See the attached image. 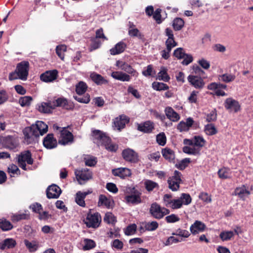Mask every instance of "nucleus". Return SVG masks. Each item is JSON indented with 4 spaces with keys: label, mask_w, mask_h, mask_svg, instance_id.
<instances>
[{
    "label": "nucleus",
    "mask_w": 253,
    "mask_h": 253,
    "mask_svg": "<svg viewBox=\"0 0 253 253\" xmlns=\"http://www.w3.org/2000/svg\"><path fill=\"white\" fill-rule=\"evenodd\" d=\"M90 78L91 80L98 85L107 84H108V80L105 79L101 75L97 74L96 72L91 73Z\"/></svg>",
    "instance_id": "b1692460"
},
{
    "label": "nucleus",
    "mask_w": 253,
    "mask_h": 253,
    "mask_svg": "<svg viewBox=\"0 0 253 253\" xmlns=\"http://www.w3.org/2000/svg\"><path fill=\"white\" fill-rule=\"evenodd\" d=\"M167 69L165 67H162L161 71L158 73V79L159 80L163 81L165 82H168L170 80V77L167 73Z\"/></svg>",
    "instance_id": "f704fd0d"
},
{
    "label": "nucleus",
    "mask_w": 253,
    "mask_h": 253,
    "mask_svg": "<svg viewBox=\"0 0 253 253\" xmlns=\"http://www.w3.org/2000/svg\"><path fill=\"white\" fill-rule=\"evenodd\" d=\"M84 245L82 249L84 251H89L94 248L96 247V243L91 239L85 238L84 240Z\"/></svg>",
    "instance_id": "c9c22d12"
},
{
    "label": "nucleus",
    "mask_w": 253,
    "mask_h": 253,
    "mask_svg": "<svg viewBox=\"0 0 253 253\" xmlns=\"http://www.w3.org/2000/svg\"><path fill=\"white\" fill-rule=\"evenodd\" d=\"M73 140V136L71 132L65 128L61 131L60 138L59 140V143L62 145H66L72 142Z\"/></svg>",
    "instance_id": "2eb2a0df"
},
{
    "label": "nucleus",
    "mask_w": 253,
    "mask_h": 253,
    "mask_svg": "<svg viewBox=\"0 0 253 253\" xmlns=\"http://www.w3.org/2000/svg\"><path fill=\"white\" fill-rule=\"evenodd\" d=\"M251 194V192L247 189L245 185H242L240 187H237L234 190V195L238 196L243 201H245Z\"/></svg>",
    "instance_id": "dca6fc26"
},
{
    "label": "nucleus",
    "mask_w": 253,
    "mask_h": 253,
    "mask_svg": "<svg viewBox=\"0 0 253 253\" xmlns=\"http://www.w3.org/2000/svg\"><path fill=\"white\" fill-rule=\"evenodd\" d=\"M33 98L32 97L29 96H25L21 97L19 100V102L22 107L30 106Z\"/></svg>",
    "instance_id": "8fccbe9b"
},
{
    "label": "nucleus",
    "mask_w": 253,
    "mask_h": 253,
    "mask_svg": "<svg viewBox=\"0 0 253 253\" xmlns=\"http://www.w3.org/2000/svg\"><path fill=\"white\" fill-rule=\"evenodd\" d=\"M38 110L39 112L43 113H50L51 110L54 109L50 105L49 103L42 102L37 106Z\"/></svg>",
    "instance_id": "7c9ffc66"
},
{
    "label": "nucleus",
    "mask_w": 253,
    "mask_h": 253,
    "mask_svg": "<svg viewBox=\"0 0 253 253\" xmlns=\"http://www.w3.org/2000/svg\"><path fill=\"white\" fill-rule=\"evenodd\" d=\"M156 141L159 145L164 146L166 144L167 138L164 132L159 133L156 136Z\"/></svg>",
    "instance_id": "bf43d9fd"
},
{
    "label": "nucleus",
    "mask_w": 253,
    "mask_h": 253,
    "mask_svg": "<svg viewBox=\"0 0 253 253\" xmlns=\"http://www.w3.org/2000/svg\"><path fill=\"white\" fill-rule=\"evenodd\" d=\"M184 21L180 17L175 18L172 22V27L175 31H180L184 27Z\"/></svg>",
    "instance_id": "473e14b6"
},
{
    "label": "nucleus",
    "mask_w": 253,
    "mask_h": 253,
    "mask_svg": "<svg viewBox=\"0 0 253 253\" xmlns=\"http://www.w3.org/2000/svg\"><path fill=\"white\" fill-rule=\"evenodd\" d=\"M29 216L26 213L15 214L11 216V219L13 222H18L21 220L27 219Z\"/></svg>",
    "instance_id": "e2e57ef3"
},
{
    "label": "nucleus",
    "mask_w": 253,
    "mask_h": 253,
    "mask_svg": "<svg viewBox=\"0 0 253 253\" xmlns=\"http://www.w3.org/2000/svg\"><path fill=\"white\" fill-rule=\"evenodd\" d=\"M0 228L3 231H8L13 228V225L5 218H1L0 219Z\"/></svg>",
    "instance_id": "58836bf2"
},
{
    "label": "nucleus",
    "mask_w": 253,
    "mask_h": 253,
    "mask_svg": "<svg viewBox=\"0 0 253 253\" xmlns=\"http://www.w3.org/2000/svg\"><path fill=\"white\" fill-rule=\"evenodd\" d=\"M111 201L108 199L105 195L101 194L99 196V200L98 202V206H105L106 208L109 209L111 207Z\"/></svg>",
    "instance_id": "2f4dec72"
},
{
    "label": "nucleus",
    "mask_w": 253,
    "mask_h": 253,
    "mask_svg": "<svg viewBox=\"0 0 253 253\" xmlns=\"http://www.w3.org/2000/svg\"><path fill=\"white\" fill-rule=\"evenodd\" d=\"M190 162V159L189 158H186L182 159L178 164H176L175 166L179 170H182L188 166V164Z\"/></svg>",
    "instance_id": "3c124183"
},
{
    "label": "nucleus",
    "mask_w": 253,
    "mask_h": 253,
    "mask_svg": "<svg viewBox=\"0 0 253 253\" xmlns=\"http://www.w3.org/2000/svg\"><path fill=\"white\" fill-rule=\"evenodd\" d=\"M37 131L38 135H42L48 130V126L42 121H37L35 125L32 126Z\"/></svg>",
    "instance_id": "393cba45"
},
{
    "label": "nucleus",
    "mask_w": 253,
    "mask_h": 253,
    "mask_svg": "<svg viewBox=\"0 0 253 253\" xmlns=\"http://www.w3.org/2000/svg\"><path fill=\"white\" fill-rule=\"evenodd\" d=\"M111 76L115 80L121 82H129L131 76L122 71H113L111 74Z\"/></svg>",
    "instance_id": "aec40b11"
},
{
    "label": "nucleus",
    "mask_w": 253,
    "mask_h": 253,
    "mask_svg": "<svg viewBox=\"0 0 253 253\" xmlns=\"http://www.w3.org/2000/svg\"><path fill=\"white\" fill-rule=\"evenodd\" d=\"M204 130L206 133L208 135H212L215 134L217 132L215 127L213 124H207L205 126Z\"/></svg>",
    "instance_id": "49530a36"
},
{
    "label": "nucleus",
    "mask_w": 253,
    "mask_h": 253,
    "mask_svg": "<svg viewBox=\"0 0 253 253\" xmlns=\"http://www.w3.org/2000/svg\"><path fill=\"white\" fill-rule=\"evenodd\" d=\"M235 79V76L228 74H224L221 75H219L218 77L219 81L225 83L231 82L234 81Z\"/></svg>",
    "instance_id": "864d4df0"
},
{
    "label": "nucleus",
    "mask_w": 253,
    "mask_h": 253,
    "mask_svg": "<svg viewBox=\"0 0 253 253\" xmlns=\"http://www.w3.org/2000/svg\"><path fill=\"white\" fill-rule=\"evenodd\" d=\"M23 134L25 140L28 144L32 143L36 138L39 136L37 131H36L35 128L33 126L26 127L23 130Z\"/></svg>",
    "instance_id": "6e6552de"
},
{
    "label": "nucleus",
    "mask_w": 253,
    "mask_h": 253,
    "mask_svg": "<svg viewBox=\"0 0 253 253\" xmlns=\"http://www.w3.org/2000/svg\"><path fill=\"white\" fill-rule=\"evenodd\" d=\"M60 188L56 184L49 186L46 190V196L48 199H57L61 193Z\"/></svg>",
    "instance_id": "1a4fd4ad"
},
{
    "label": "nucleus",
    "mask_w": 253,
    "mask_h": 253,
    "mask_svg": "<svg viewBox=\"0 0 253 253\" xmlns=\"http://www.w3.org/2000/svg\"><path fill=\"white\" fill-rule=\"evenodd\" d=\"M187 80L190 84L196 89H201L205 84L204 80L200 76L189 75Z\"/></svg>",
    "instance_id": "423d86ee"
},
{
    "label": "nucleus",
    "mask_w": 253,
    "mask_h": 253,
    "mask_svg": "<svg viewBox=\"0 0 253 253\" xmlns=\"http://www.w3.org/2000/svg\"><path fill=\"white\" fill-rule=\"evenodd\" d=\"M181 176V172L175 170L174 171V175L168 178L169 188L172 191H176L179 189V185L182 182Z\"/></svg>",
    "instance_id": "20e7f679"
},
{
    "label": "nucleus",
    "mask_w": 253,
    "mask_h": 253,
    "mask_svg": "<svg viewBox=\"0 0 253 253\" xmlns=\"http://www.w3.org/2000/svg\"><path fill=\"white\" fill-rule=\"evenodd\" d=\"M3 146L9 149H14L18 145L16 139L11 135H8L3 138L2 140Z\"/></svg>",
    "instance_id": "6ab92c4d"
},
{
    "label": "nucleus",
    "mask_w": 253,
    "mask_h": 253,
    "mask_svg": "<svg viewBox=\"0 0 253 253\" xmlns=\"http://www.w3.org/2000/svg\"><path fill=\"white\" fill-rule=\"evenodd\" d=\"M16 244V241L12 238L5 239L0 243V249L3 250L5 249L13 248Z\"/></svg>",
    "instance_id": "c756f323"
},
{
    "label": "nucleus",
    "mask_w": 253,
    "mask_h": 253,
    "mask_svg": "<svg viewBox=\"0 0 253 253\" xmlns=\"http://www.w3.org/2000/svg\"><path fill=\"white\" fill-rule=\"evenodd\" d=\"M43 145L47 149H51L57 146V140L52 133L48 134L43 140Z\"/></svg>",
    "instance_id": "a211bd4d"
},
{
    "label": "nucleus",
    "mask_w": 253,
    "mask_h": 253,
    "mask_svg": "<svg viewBox=\"0 0 253 253\" xmlns=\"http://www.w3.org/2000/svg\"><path fill=\"white\" fill-rule=\"evenodd\" d=\"M127 47L126 44L123 41L115 44L114 47L110 49V53L112 55H116L123 53Z\"/></svg>",
    "instance_id": "412c9836"
},
{
    "label": "nucleus",
    "mask_w": 253,
    "mask_h": 253,
    "mask_svg": "<svg viewBox=\"0 0 253 253\" xmlns=\"http://www.w3.org/2000/svg\"><path fill=\"white\" fill-rule=\"evenodd\" d=\"M218 177L222 179H226L230 178L229 170L225 168L219 169L217 171Z\"/></svg>",
    "instance_id": "6e6d98bb"
},
{
    "label": "nucleus",
    "mask_w": 253,
    "mask_h": 253,
    "mask_svg": "<svg viewBox=\"0 0 253 253\" xmlns=\"http://www.w3.org/2000/svg\"><path fill=\"white\" fill-rule=\"evenodd\" d=\"M172 235H177L184 238H188L190 235V234L186 230H183L180 228H178L176 230L175 232H173Z\"/></svg>",
    "instance_id": "338daca9"
},
{
    "label": "nucleus",
    "mask_w": 253,
    "mask_h": 253,
    "mask_svg": "<svg viewBox=\"0 0 253 253\" xmlns=\"http://www.w3.org/2000/svg\"><path fill=\"white\" fill-rule=\"evenodd\" d=\"M33 162L32 154L29 150L22 152L17 157L18 166L24 170H27L26 163L28 165H32Z\"/></svg>",
    "instance_id": "f03ea898"
},
{
    "label": "nucleus",
    "mask_w": 253,
    "mask_h": 253,
    "mask_svg": "<svg viewBox=\"0 0 253 253\" xmlns=\"http://www.w3.org/2000/svg\"><path fill=\"white\" fill-rule=\"evenodd\" d=\"M137 130L145 133H151L155 128L154 123L151 121L137 124Z\"/></svg>",
    "instance_id": "9b49d317"
},
{
    "label": "nucleus",
    "mask_w": 253,
    "mask_h": 253,
    "mask_svg": "<svg viewBox=\"0 0 253 253\" xmlns=\"http://www.w3.org/2000/svg\"><path fill=\"white\" fill-rule=\"evenodd\" d=\"M129 122V118L125 115H122L119 116V118H117L116 121L114 122L115 126L117 127L118 130L121 131L125 128L126 124Z\"/></svg>",
    "instance_id": "5701e85b"
},
{
    "label": "nucleus",
    "mask_w": 253,
    "mask_h": 253,
    "mask_svg": "<svg viewBox=\"0 0 253 253\" xmlns=\"http://www.w3.org/2000/svg\"><path fill=\"white\" fill-rule=\"evenodd\" d=\"M66 46L65 45H59L56 46V52L58 57L62 60L64 59V52L66 51Z\"/></svg>",
    "instance_id": "603ef678"
},
{
    "label": "nucleus",
    "mask_w": 253,
    "mask_h": 253,
    "mask_svg": "<svg viewBox=\"0 0 253 253\" xmlns=\"http://www.w3.org/2000/svg\"><path fill=\"white\" fill-rule=\"evenodd\" d=\"M173 55L178 59H181L185 56L186 53L183 48L178 47L174 50Z\"/></svg>",
    "instance_id": "4d7b16f0"
},
{
    "label": "nucleus",
    "mask_w": 253,
    "mask_h": 253,
    "mask_svg": "<svg viewBox=\"0 0 253 253\" xmlns=\"http://www.w3.org/2000/svg\"><path fill=\"white\" fill-rule=\"evenodd\" d=\"M125 198L127 203H131L133 205H137L141 203L142 202L141 197L132 195H126Z\"/></svg>",
    "instance_id": "37998d69"
},
{
    "label": "nucleus",
    "mask_w": 253,
    "mask_h": 253,
    "mask_svg": "<svg viewBox=\"0 0 253 253\" xmlns=\"http://www.w3.org/2000/svg\"><path fill=\"white\" fill-rule=\"evenodd\" d=\"M24 242L30 252H35L37 250L38 246L35 242H31L27 240H25Z\"/></svg>",
    "instance_id": "69168bd1"
},
{
    "label": "nucleus",
    "mask_w": 253,
    "mask_h": 253,
    "mask_svg": "<svg viewBox=\"0 0 253 253\" xmlns=\"http://www.w3.org/2000/svg\"><path fill=\"white\" fill-rule=\"evenodd\" d=\"M136 225L135 224H131L128 225L124 230L125 235L129 236L133 234L136 230Z\"/></svg>",
    "instance_id": "680f3d73"
},
{
    "label": "nucleus",
    "mask_w": 253,
    "mask_h": 253,
    "mask_svg": "<svg viewBox=\"0 0 253 253\" xmlns=\"http://www.w3.org/2000/svg\"><path fill=\"white\" fill-rule=\"evenodd\" d=\"M158 226H159V224L156 221L144 222V228L146 231H155L158 228Z\"/></svg>",
    "instance_id": "79ce46f5"
},
{
    "label": "nucleus",
    "mask_w": 253,
    "mask_h": 253,
    "mask_svg": "<svg viewBox=\"0 0 253 253\" xmlns=\"http://www.w3.org/2000/svg\"><path fill=\"white\" fill-rule=\"evenodd\" d=\"M104 221L108 224L114 225L117 222L116 217L111 212H107L103 218Z\"/></svg>",
    "instance_id": "a18cd8bd"
},
{
    "label": "nucleus",
    "mask_w": 253,
    "mask_h": 253,
    "mask_svg": "<svg viewBox=\"0 0 253 253\" xmlns=\"http://www.w3.org/2000/svg\"><path fill=\"white\" fill-rule=\"evenodd\" d=\"M112 174L116 176H119L122 179H125L131 175L130 170L126 168H119L112 170Z\"/></svg>",
    "instance_id": "f3484780"
},
{
    "label": "nucleus",
    "mask_w": 253,
    "mask_h": 253,
    "mask_svg": "<svg viewBox=\"0 0 253 253\" xmlns=\"http://www.w3.org/2000/svg\"><path fill=\"white\" fill-rule=\"evenodd\" d=\"M146 189L148 192H151L155 188H158L159 185L157 182H155L151 180H146L144 183Z\"/></svg>",
    "instance_id": "c03bdc74"
},
{
    "label": "nucleus",
    "mask_w": 253,
    "mask_h": 253,
    "mask_svg": "<svg viewBox=\"0 0 253 253\" xmlns=\"http://www.w3.org/2000/svg\"><path fill=\"white\" fill-rule=\"evenodd\" d=\"M103 146H105L106 150L111 152H116L118 149V145L111 143V138L110 140L108 142L105 143Z\"/></svg>",
    "instance_id": "052dcab7"
},
{
    "label": "nucleus",
    "mask_w": 253,
    "mask_h": 253,
    "mask_svg": "<svg viewBox=\"0 0 253 253\" xmlns=\"http://www.w3.org/2000/svg\"><path fill=\"white\" fill-rule=\"evenodd\" d=\"M149 212L151 215L156 219H160L164 217V214L162 212V208L156 202L151 205Z\"/></svg>",
    "instance_id": "ddd939ff"
},
{
    "label": "nucleus",
    "mask_w": 253,
    "mask_h": 253,
    "mask_svg": "<svg viewBox=\"0 0 253 253\" xmlns=\"http://www.w3.org/2000/svg\"><path fill=\"white\" fill-rule=\"evenodd\" d=\"M194 146L199 148L203 147L206 143L205 140L202 136L200 135H196L194 137Z\"/></svg>",
    "instance_id": "09e8293b"
},
{
    "label": "nucleus",
    "mask_w": 253,
    "mask_h": 253,
    "mask_svg": "<svg viewBox=\"0 0 253 253\" xmlns=\"http://www.w3.org/2000/svg\"><path fill=\"white\" fill-rule=\"evenodd\" d=\"M92 136L94 137V142L98 146H103L105 143L110 140V137L102 131L95 129L92 131Z\"/></svg>",
    "instance_id": "39448f33"
},
{
    "label": "nucleus",
    "mask_w": 253,
    "mask_h": 253,
    "mask_svg": "<svg viewBox=\"0 0 253 253\" xmlns=\"http://www.w3.org/2000/svg\"><path fill=\"white\" fill-rule=\"evenodd\" d=\"M7 172L10 174V176H13L14 174L20 175V170L18 167L14 164L9 165L7 168Z\"/></svg>",
    "instance_id": "de8ad7c7"
},
{
    "label": "nucleus",
    "mask_w": 253,
    "mask_h": 253,
    "mask_svg": "<svg viewBox=\"0 0 253 253\" xmlns=\"http://www.w3.org/2000/svg\"><path fill=\"white\" fill-rule=\"evenodd\" d=\"M234 236L233 231L227 230L221 231L219 235L220 239L223 242L230 241Z\"/></svg>",
    "instance_id": "72a5a7b5"
},
{
    "label": "nucleus",
    "mask_w": 253,
    "mask_h": 253,
    "mask_svg": "<svg viewBox=\"0 0 253 253\" xmlns=\"http://www.w3.org/2000/svg\"><path fill=\"white\" fill-rule=\"evenodd\" d=\"M224 106L226 110H233L234 113H237L241 110V105L239 102L231 97L225 100Z\"/></svg>",
    "instance_id": "9d476101"
},
{
    "label": "nucleus",
    "mask_w": 253,
    "mask_h": 253,
    "mask_svg": "<svg viewBox=\"0 0 253 253\" xmlns=\"http://www.w3.org/2000/svg\"><path fill=\"white\" fill-rule=\"evenodd\" d=\"M54 108L55 107H61L69 109L73 107L72 103L64 97H59L53 102Z\"/></svg>",
    "instance_id": "4be33fe9"
},
{
    "label": "nucleus",
    "mask_w": 253,
    "mask_h": 253,
    "mask_svg": "<svg viewBox=\"0 0 253 253\" xmlns=\"http://www.w3.org/2000/svg\"><path fill=\"white\" fill-rule=\"evenodd\" d=\"M183 205L182 201L180 198L170 200L168 204H166L167 207L169 206L172 209H178L180 208Z\"/></svg>",
    "instance_id": "4c0bfd02"
},
{
    "label": "nucleus",
    "mask_w": 253,
    "mask_h": 253,
    "mask_svg": "<svg viewBox=\"0 0 253 253\" xmlns=\"http://www.w3.org/2000/svg\"><path fill=\"white\" fill-rule=\"evenodd\" d=\"M217 119V111L215 109L212 110L206 115L207 122L210 123L215 121Z\"/></svg>",
    "instance_id": "13d9d810"
},
{
    "label": "nucleus",
    "mask_w": 253,
    "mask_h": 253,
    "mask_svg": "<svg viewBox=\"0 0 253 253\" xmlns=\"http://www.w3.org/2000/svg\"><path fill=\"white\" fill-rule=\"evenodd\" d=\"M92 177L91 170L87 168L82 169L80 170V185L84 184L82 181H86Z\"/></svg>",
    "instance_id": "bb28decb"
},
{
    "label": "nucleus",
    "mask_w": 253,
    "mask_h": 253,
    "mask_svg": "<svg viewBox=\"0 0 253 253\" xmlns=\"http://www.w3.org/2000/svg\"><path fill=\"white\" fill-rule=\"evenodd\" d=\"M182 151L184 153L188 155H200V149L195 148H191L189 146H185L182 148Z\"/></svg>",
    "instance_id": "a19ab883"
},
{
    "label": "nucleus",
    "mask_w": 253,
    "mask_h": 253,
    "mask_svg": "<svg viewBox=\"0 0 253 253\" xmlns=\"http://www.w3.org/2000/svg\"><path fill=\"white\" fill-rule=\"evenodd\" d=\"M58 71L56 70L46 71L41 74V80L45 83L52 82L57 79Z\"/></svg>",
    "instance_id": "f8f14e48"
},
{
    "label": "nucleus",
    "mask_w": 253,
    "mask_h": 253,
    "mask_svg": "<svg viewBox=\"0 0 253 253\" xmlns=\"http://www.w3.org/2000/svg\"><path fill=\"white\" fill-rule=\"evenodd\" d=\"M179 198L182 201L183 204L185 205L190 204L192 201V198L188 193H182Z\"/></svg>",
    "instance_id": "0e129e2a"
},
{
    "label": "nucleus",
    "mask_w": 253,
    "mask_h": 253,
    "mask_svg": "<svg viewBox=\"0 0 253 253\" xmlns=\"http://www.w3.org/2000/svg\"><path fill=\"white\" fill-rule=\"evenodd\" d=\"M84 223L88 228H96L98 227L101 221L100 214L95 212L93 214L88 213Z\"/></svg>",
    "instance_id": "7ed1b4c3"
},
{
    "label": "nucleus",
    "mask_w": 253,
    "mask_h": 253,
    "mask_svg": "<svg viewBox=\"0 0 253 253\" xmlns=\"http://www.w3.org/2000/svg\"><path fill=\"white\" fill-rule=\"evenodd\" d=\"M162 9L160 8H157L155 11H154L153 14V18L156 20L157 24H161L162 22V16L161 14Z\"/></svg>",
    "instance_id": "774afa93"
},
{
    "label": "nucleus",
    "mask_w": 253,
    "mask_h": 253,
    "mask_svg": "<svg viewBox=\"0 0 253 253\" xmlns=\"http://www.w3.org/2000/svg\"><path fill=\"white\" fill-rule=\"evenodd\" d=\"M91 41V43L90 44L89 47V50L90 51H92L100 47L101 42L99 40L96 39V38H92Z\"/></svg>",
    "instance_id": "5fc2aeb1"
},
{
    "label": "nucleus",
    "mask_w": 253,
    "mask_h": 253,
    "mask_svg": "<svg viewBox=\"0 0 253 253\" xmlns=\"http://www.w3.org/2000/svg\"><path fill=\"white\" fill-rule=\"evenodd\" d=\"M152 87L157 91L166 90L169 88V86L167 84L157 82H154L152 84Z\"/></svg>",
    "instance_id": "ea45409f"
},
{
    "label": "nucleus",
    "mask_w": 253,
    "mask_h": 253,
    "mask_svg": "<svg viewBox=\"0 0 253 253\" xmlns=\"http://www.w3.org/2000/svg\"><path fill=\"white\" fill-rule=\"evenodd\" d=\"M166 115L168 118L173 122L178 121L180 116L171 107H168L165 109Z\"/></svg>",
    "instance_id": "c85d7f7f"
},
{
    "label": "nucleus",
    "mask_w": 253,
    "mask_h": 253,
    "mask_svg": "<svg viewBox=\"0 0 253 253\" xmlns=\"http://www.w3.org/2000/svg\"><path fill=\"white\" fill-rule=\"evenodd\" d=\"M29 63L27 61H23L17 64L14 72L11 73L9 76V80L20 79L26 81L29 74Z\"/></svg>",
    "instance_id": "f257e3e1"
},
{
    "label": "nucleus",
    "mask_w": 253,
    "mask_h": 253,
    "mask_svg": "<svg viewBox=\"0 0 253 253\" xmlns=\"http://www.w3.org/2000/svg\"><path fill=\"white\" fill-rule=\"evenodd\" d=\"M83 161L85 165L88 167H94L97 163V158L90 155H83Z\"/></svg>",
    "instance_id": "cd10ccee"
},
{
    "label": "nucleus",
    "mask_w": 253,
    "mask_h": 253,
    "mask_svg": "<svg viewBox=\"0 0 253 253\" xmlns=\"http://www.w3.org/2000/svg\"><path fill=\"white\" fill-rule=\"evenodd\" d=\"M162 154L163 157L169 162H174L175 153L172 149L168 147L163 148L162 150Z\"/></svg>",
    "instance_id": "a878e982"
},
{
    "label": "nucleus",
    "mask_w": 253,
    "mask_h": 253,
    "mask_svg": "<svg viewBox=\"0 0 253 253\" xmlns=\"http://www.w3.org/2000/svg\"><path fill=\"white\" fill-rule=\"evenodd\" d=\"M122 154L123 158L126 161L132 163H136L138 161L137 154L131 149L127 148L124 150Z\"/></svg>",
    "instance_id": "0eeeda50"
},
{
    "label": "nucleus",
    "mask_w": 253,
    "mask_h": 253,
    "mask_svg": "<svg viewBox=\"0 0 253 253\" xmlns=\"http://www.w3.org/2000/svg\"><path fill=\"white\" fill-rule=\"evenodd\" d=\"M206 228V225L204 223L199 220H196L191 225L190 230L193 235H196L199 233L204 232Z\"/></svg>",
    "instance_id": "4468645a"
},
{
    "label": "nucleus",
    "mask_w": 253,
    "mask_h": 253,
    "mask_svg": "<svg viewBox=\"0 0 253 253\" xmlns=\"http://www.w3.org/2000/svg\"><path fill=\"white\" fill-rule=\"evenodd\" d=\"M121 70L127 73V74H130L133 76L137 77L138 74V72L132 66L126 62L124 63Z\"/></svg>",
    "instance_id": "e433bc0d"
}]
</instances>
